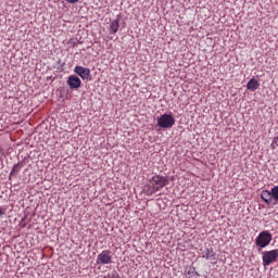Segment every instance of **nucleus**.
Wrapping results in <instances>:
<instances>
[{
    "instance_id": "20e7f679",
    "label": "nucleus",
    "mask_w": 278,
    "mask_h": 278,
    "mask_svg": "<svg viewBox=\"0 0 278 278\" xmlns=\"http://www.w3.org/2000/svg\"><path fill=\"white\" fill-rule=\"evenodd\" d=\"M278 250L263 252V266H270L273 262H277Z\"/></svg>"
},
{
    "instance_id": "1a4fd4ad",
    "label": "nucleus",
    "mask_w": 278,
    "mask_h": 278,
    "mask_svg": "<svg viewBox=\"0 0 278 278\" xmlns=\"http://www.w3.org/2000/svg\"><path fill=\"white\" fill-rule=\"evenodd\" d=\"M202 257L204 260H210L211 262H216V252L213 249H206L202 252Z\"/></svg>"
},
{
    "instance_id": "f03ea898",
    "label": "nucleus",
    "mask_w": 278,
    "mask_h": 278,
    "mask_svg": "<svg viewBox=\"0 0 278 278\" xmlns=\"http://www.w3.org/2000/svg\"><path fill=\"white\" fill-rule=\"evenodd\" d=\"M271 241H273V235H270V232L265 230L257 236L255 240V244L256 247H260V249H265V247H268V244H270Z\"/></svg>"
},
{
    "instance_id": "4468645a",
    "label": "nucleus",
    "mask_w": 278,
    "mask_h": 278,
    "mask_svg": "<svg viewBox=\"0 0 278 278\" xmlns=\"http://www.w3.org/2000/svg\"><path fill=\"white\" fill-rule=\"evenodd\" d=\"M67 3H79V0H65Z\"/></svg>"
},
{
    "instance_id": "2eb2a0df",
    "label": "nucleus",
    "mask_w": 278,
    "mask_h": 278,
    "mask_svg": "<svg viewBox=\"0 0 278 278\" xmlns=\"http://www.w3.org/2000/svg\"><path fill=\"white\" fill-rule=\"evenodd\" d=\"M3 214H5V212L0 208V216H3Z\"/></svg>"
},
{
    "instance_id": "ddd939ff",
    "label": "nucleus",
    "mask_w": 278,
    "mask_h": 278,
    "mask_svg": "<svg viewBox=\"0 0 278 278\" xmlns=\"http://www.w3.org/2000/svg\"><path fill=\"white\" fill-rule=\"evenodd\" d=\"M271 199H274V201H278V186H275L271 191Z\"/></svg>"
},
{
    "instance_id": "6e6552de",
    "label": "nucleus",
    "mask_w": 278,
    "mask_h": 278,
    "mask_svg": "<svg viewBox=\"0 0 278 278\" xmlns=\"http://www.w3.org/2000/svg\"><path fill=\"white\" fill-rule=\"evenodd\" d=\"M260 88V80L257 78H251L247 84V89L251 92H255Z\"/></svg>"
},
{
    "instance_id": "9b49d317",
    "label": "nucleus",
    "mask_w": 278,
    "mask_h": 278,
    "mask_svg": "<svg viewBox=\"0 0 278 278\" xmlns=\"http://www.w3.org/2000/svg\"><path fill=\"white\" fill-rule=\"evenodd\" d=\"M119 21H121V18L117 17L116 20L111 22V24H110V34H116V31H118V27H121V25L118 24Z\"/></svg>"
},
{
    "instance_id": "39448f33",
    "label": "nucleus",
    "mask_w": 278,
    "mask_h": 278,
    "mask_svg": "<svg viewBox=\"0 0 278 278\" xmlns=\"http://www.w3.org/2000/svg\"><path fill=\"white\" fill-rule=\"evenodd\" d=\"M67 86H70L72 90H77L78 88H81V79L75 75H72L67 79Z\"/></svg>"
},
{
    "instance_id": "f257e3e1",
    "label": "nucleus",
    "mask_w": 278,
    "mask_h": 278,
    "mask_svg": "<svg viewBox=\"0 0 278 278\" xmlns=\"http://www.w3.org/2000/svg\"><path fill=\"white\" fill-rule=\"evenodd\" d=\"M151 186H152V193H155L162 190V188L168 186V178L164 176H154L152 177Z\"/></svg>"
},
{
    "instance_id": "f8f14e48",
    "label": "nucleus",
    "mask_w": 278,
    "mask_h": 278,
    "mask_svg": "<svg viewBox=\"0 0 278 278\" xmlns=\"http://www.w3.org/2000/svg\"><path fill=\"white\" fill-rule=\"evenodd\" d=\"M22 167H23V162L15 164L12 168L11 175H15L16 173H18V170H21Z\"/></svg>"
},
{
    "instance_id": "9d476101",
    "label": "nucleus",
    "mask_w": 278,
    "mask_h": 278,
    "mask_svg": "<svg viewBox=\"0 0 278 278\" xmlns=\"http://www.w3.org/2000/svg\"><path fill=\"white\" fill-rule=\"evenodd\" d=\"M261 198L267 203V205H270V203H273V194L268 190H263L261 193Z\"/></svg>"
},
{
    "instance_id": "0eeeda50",
    "label": "nucleus",
    "mask_w": 278,
    "mask_h": 278,
    "mask_svg": "<svg viewBox=\"0 0 278 278\" xmlns=\"http://www.w3.org/2000/svg\"><path fill=\"white\" fill-rule=\"evenodd\" d=\"M98 264H101L102 266L112 264V255H110V251H102V253L98 255Z\"/></svg>"
},
{
    "instance_id": "7ed1b4c3",
    "label": "nucleus",
    "mask_w": 278,
    "mask_h": 278,
    "mask_svg": "<svg viewBox=\"0 0 278 278\" xmlns=\"http://www.w3.org/2000/svg\"><path fill=\"white\" fill-rule=\"evenodd\" d=\"M157 125L162 129H170L175 125V117L170 114H163L157 117Z\"/></svg>"
},
{
    "instance_id": "423d86ee",
    "label": "nucleus",
    "mask_w": 278,
    "mask_h": 278,
    "mask_svg": "<svg viewBox=\"0 0 278 278\" xmlns=\"http://www.w3.org/2000/svg\"><path fill=\"white\" fill-rule=\"evenodd\" d=\"M76 75H79L81 79H90V68L77 65L74 70Z\"/></svg>"
}]
</instances>
